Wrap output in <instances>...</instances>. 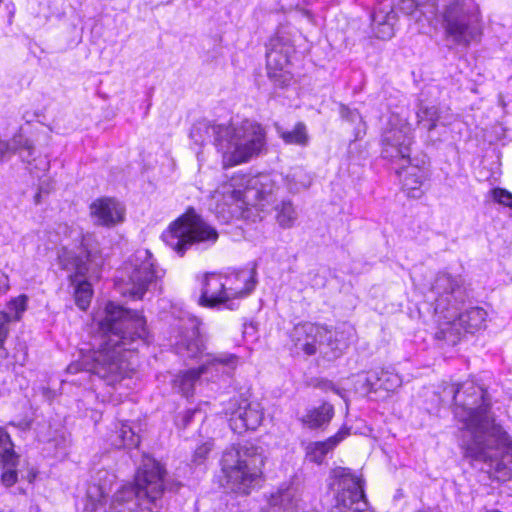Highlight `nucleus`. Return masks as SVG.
<instances>
[{
    "label": "nucleus",
    "mask_w": 512,
    "mask_h": 512,
    "mask_svg": "<svg viewBox=\"0 0 512 512\" xmlns=\"http://www.w3.org/2000/svg\"><path fill=\"white\" fill-rule=\"evenodd\" d=\"M333 416V407L330 404H323L319 408L310 411L303 419V422L310 428H318L328 423Z\"/></svg>",
    "instance_id": "30"
},
{
    "label": "nucleus",
    "mask_w": 512,
    "mask_h": 512,
    "mask_svg": "<svg viewBox=\"0 0 512 512\" xmlns=\"http://www.w3.org/2000/svg\"><path fill=\"white\" fill-rule=\"evenodd\" d=\"M275 219L283 229L292 228L298 218V213L290 200H282L274 207Z\"/></svg>",
    "instance_id": "27"
},
{
    "label": "nucleus",
    "mask_w": 512,
    "mask_h": 512,
    "mask_svg": "<svg viewBox=\"0 0 512 512\" xmlns=\"http://www.w3.org/2000/svg\"><path fill=\"white\" fill-rule=\"evenodd\" d=\"M417 3L415 0H402L399 3V9L405 14H411L415 11Z\"/></svg>",
    "instance_id": "38"
},
{
    "label": "nucleus",
    "mask_w": 512,
    "mask_h": 512,
    "mask_svg": "<svg viewBox=\"0 0 512 512\" xmlns=\"http://www.w3.org/2000/svg\"><path fill=\"white\" fill-rule=\"evenodd\" d=\"M177 354L185 358H195L202 353L204 342L199 332L198 323L189 321L181 330L175 343Z\"/></svg>",
    "instance_id": "20"
},
{
    "label": "nucleus",
    "mask_w": 512,
    "mask_h": 512,
    "mask_svg": "<svg viewBox=\"0 0 512 512\" xmlns=\"http://www.w3.org/2000/svg\"><path fill=\"white\" fill-rule=\"evenodd\" d=\"M9 289L8 275L0 270V292H6Z\"/></svg>",
    "instance_id": "40"
},
{
    "label": "nucleus",
    "mask_w": 512,
    "mask_h": 512,
    "mask_svg": "<svg viewBox=\"0 0 512 512\" xmlns=\"http://www.w3.org/2000/svg\"><path fill=\"white\" fill-rule=\"evenodd\" d=\"M218 238L217 230L193 208H189L163 233L164 241L180 256L195 244L213 245Z\"/></svg>",
    "instance_id": "8"
},
{
    "label": "nucleus",
    "mask_w": 512,
    "mask_h": 512,
    "mask_svg": "<svg viewBox=\"0 0 512 512\" xmlns=\"http://www.w3.org/2000/svg\"><path fill=\"white\" fill-rule=\"evenodd\" d=\"M105 314L99 323V349L94 352L93 363L88 370L108 384H114L135 370L136 350L147 337L146 322L138 312L113 302L106 305Z\"/></svg>",
    "instance_id": "2"
},
{
    "label": "nucleus",
    "mask_w": 512,
    "mask_h": 512,
    "mask_svg": "<svg viewBox=\"0 0 512 512\" xmlns=\"http://www.w3.org/2000/svg\"><path fill=\"white\" fill-rule=\"evenodd\" d=\"M367 505L362 480L349 473L342 474L332 512H364Z\"/></svg>",
    "instance_id": "17"
},
{
    "label": "nucleus",
    "mask_w": 512,
    "mask_h": 512,
    "mask_svg": "<svg viewBox=\"0 0 512 512\" xmlns=\"http://www.w3.org/2000/svg\"><path fill=\"white\" fill-rule=\"evenodd\" d=\"M237 365L238 357L235 354L218 353L209 358L198 369H190L179 374L174 380V386L179 389L182 395L189 397L193 395L195 384L201 375L213 372L230 375Z\"/></svg>",
    "instance_id": "14"
},
{
    "label": "nucleus",
    "mask_w": 512,
    "mask_h": 512,
    "mask_svg": "<svg viewBox=\"0 0 512 512\" xmlns=\"http://www.w3.org/2000/svg\"><path fill=\"white\" fill-rule=\"evenodd\" d=\"M190 417H191V414L189 413V415L185 417L186 422L189 421Z\"/></svg>",
    "instance_id": "44"
},
{
    "label": "nucleus",
    "mask_w": 512,
    "mask_h": 512,
    "mask_svg": "<svg viewBox=\"0 0 512 512\" xmlns=\"http://www.w3.org/2000/svg\"><path fill=\"white\" fill-rule=\"evenodd\" d=\"M396 13L389 4H382L372 14V29L377 38L388 40L394 36Z\"/></svg>",
    "instance_id": "22"
},
{
    "label": "nucleus",
    "mask_w": 512,
    "mask_h": 512,
    "mask_svg": "<svg viewBox=\"0 0 512 512\" xmlns=\"http://www.w3.org/2000/svg\"><path fill=\"white\" fill-rule=\"evenodd\" d=\"M278 133L286 144L306 146L309 141L306 125L303 122H298L291 131H281L278 128Z\"/></svg>",
    "instance_id": "31"
},
{
    "label": "nucleus",
    "mask_w": 512,
    "mask_h": 512,
    "mask_svg": "<svg viewBox=\"0 0 512 512\" xmlns=\"http://www.w3.org/2000/svg\"><path fill=\"white\" fill-rule=\"evenodd\" d=\"M341 115L343 118L347 119L350 122H355L361 119V116L357 111L350 110L349 108L344 106L341 108Z\"/></svg>",
    "instance_id": "39"
},
{
    "label": "nucleus",
    "mask_w": 512,
    "mask_h": 512,
    "mask_svg": "<svg viewBox=\"0 0 512 512\" xmlns=\"http://www.w3.org/2000/svg\"><path fill=\"white\" fill-rule=\"evenodd\" d=\"M487 312L481 307H472L457 318L448 321L439 332L441 337L455 344L463 333H475L485 325Z\"/></svg>",
    "instance_id": "19"
},
{
    "label": "nucleus",
    "mask_w": 512,
    "mask_h": 512,
    "mask_svg": "<svg viewBox=\"0 0 512 512\" xmlns=\"http://www.w3.org/2000/svg\"><path fill=\"white\" fill-rule=\"evenodd\" d=\"M124 212L123 206L114 199H100L91 205V214L103 226H114L122 222Z\"/></svg>",
    "instance_id": "21"
},
{
    "label": "nucleus",
    "mask_w": 512,
    "mask_h": 512,
    "mask_svg": "<svg viewBox=\"0 0 512 512\" xmlns=\"http://www.w3.org/2000/svg\"><path fill=\"white\" fill-rule=\"evenodd\" d=\"M140 443L139 436L132 430L128 423H122L112 436V445L116 448L137 447Z\"/></svg>",
    "instance_id": "28"
},
{
    "label": "nucleus",
    "mask_w": 512,
    "mask_h": 512,
    "mask_svg": "<svg viewBox=\"0 0 512 512\" xmlns=\"http://www.w3.org/2000/svg\"><path fill=\"white\" fill-rule=\"evenodd\" d=\"M153 266L152 254L148 250L137 251L134 268L128 277L124 293L133 298H142L148 285L157 277Z\"/></svg>",
    "instance_id": "18"
},
{
    "label": "nucleus",
    "mask_w": 512,
    "mask_h": 512,
    "mask_svg": "<svg viewBox=\"0 0 512 512\" xmlns=\"http://www.w3.org/2000/svg\"><path fill=\"white\" fill-rule=\"evenodd\" d=\"M190 136L197 144L213 138L225 168L248 162L258 156L266 145L265 130L252 120L227 124L201 120L193 125Z\"/></svg>",
    "instance_id": "4"
},
{
    "label": "nucleus",
    "mask_w": 512,
    "mask_h": 512,
    "mask_svg": "<svg viewBox=\"0 0 512 512\" xmlns=\"http://www.w3.org/2000/svg\"><path fill=\"white\" fill-rule=\"evenodd\" d=\"M256 268L250 271H239L235 277L245 281V287L240 288L229 285L231 277H223L216 273H206L203 276L201 296L199 304L204 307L214 308L234 298H241L249 295L256 286Z\"/></svg>",
    "instance_id": "9"
},
{
    "label": "nucleus",
    "mask_w": 512,
    "mask_h": 512,
    "mask_svg": "<svg viewBox=\"0 0 512 512\" xmlns=\"http://www.w3.org/2000/svg\"><path fill=\"white\" fill-rule=\"evenodd\" d=\"M436 313H448L453 316L468 297L465 281L460 275H452L441 271L436 274L430 287Z\"/></svg>",
    "instance_id": "11"
},
{
    "label": "nucleus",
    "mask_w": 512,
    "mask_h": 512,
    "mask_svg": "<svg viewBox=\"0 0 512 512\" xmlns=\"http://www.w3.org/2000/svg\"><path fill=\"white\" fill-rule=\"evenodd\" d=\"M165 469L155 459L145 457L135 475L134 484L123 485L113 496L109 507L106 505L104 488L91 485L87 489L85 512H133L138 504L150 512L157 508L165 489H172L165 481Z\"/></svg>",
    "instance_id": "3"
},
{
    "label": "nucleus",
    "mask_w": 512,
    "mask_h": 512,
    "mask_svg": "<svg viewBox=\"0 0 512 512\" xmlns=\"http://www.w3.org/2000/svg\"><path fill=\"white\" fill-rule=\"evenodd\" d=\"M59 265L67 271H75L69 276L71 284L74 286V296L76 305L85 310L91 301L92 288L85 277L91 269L93 260L88 251H81L79 254L63 248L58 254Z\"/></svg>",
    "instance_id": "13"
},
{
    "label": "nucleus",
    "mask_w": 512,
    "mask_h": 512,
    "mask_svg": "<svg viewBox=\"0 0 512 512\" xmlns=\"http://www.w3.org/2000/svg\"><path fill=\"white\" fill-rule=\"evenodd\" d=\"M333 336L334 333L328 328L310 322L297 324L290 334L297 352L302 351L305 355L311 356L319 351L327 355L326 349L331 347L333 357H338L344 344H340L338 340L333 341Z\"/></svg>",
    "instance_id": "12"
},
{
    "label": "nucleus",
    "mask_w": 512,
    "mask_h": 512,
    "mask_svg": "<svg viewBox=\"0 0 512 512\" xmlns=\"http://www.w3.org/2000/svg\"><path fill=\"white\" fill-rule=\"evenodd\" d=\"M212 446H213V443L210 440H208V441L204 442L203 444H201L200 446H198L193 455V462L196 464H201L206 459L209 452L211 451Z\"/></svg>",
    "instance_id": "35"
},
{
    "label": "nucleus",
    "mask_w": 512,
    "mask_h": 512,
    "mask_svg": "<svg viewBox=\"0 0 512 512\" xmlns=\"http://www.w3.org/2000/svg\"><path fill=\"white\" fill-rule=\"evenodd\" d=\"M278 187L270 175L261 174L248 180L244 191L236 189L233 184H224L217 193L222 195L229 205H235L236 209H243L244 205H253L263 208L274 200Z\"/></svg>",
    "instance_id": "10"
},
{
    "label": "nucleus",
    "mask_w": 512,
    "mask_h": 512,
    "mask_svg": "<svg viewBox=\"0 0 512 512\" xmlns=\"http://www.w3.org/2000/svg\"><path fill=\"white\" fill-rule=\"evenodd\" d=\"M83 370V364L81 363H78V362H75V363H71L68 367H67V372L68 373H71V374H75L79 371Z\"/></svg>",
    "instance_id": "43"
},
{
    "label": "nucleus",
    "mask_w": 512,
    "mask_h": 512,
    "mask_svg": "<svg viewBox=\"0 0 512 512\" xmlns=\"http://www.w3.org/2000/svg\"><path fill=\"white\" fill-rule=\"evenodd\" d=\"M292 489H285L272 494L268 512H297Z\"/></svg>",
    "instance_id": "26"
},
{
    "label": "nucleus",
    "mask_w": 512,
    "mask_h": 512,
    "mask_svg": "<svg viewBox=\"0 0 512 512\" xmlns=\"http://www.w3.org/2000/svg\"><path fill=\"white\" fill-rule=\"evenodd\" d=\"M19 144L20 142L17 141L16 137L13 138L11 143L0 138V158H3L6 154L15 152L18 149Z\"/></svg>",
    "instance_id": "37"
},
{
    "label": "nucleus",
    "mask_w": 512,
    "mask_h": 512,
    "mask_svg": "<svg viewBox=\"0 0 512 512\" xmlns=\"http://www.w3.org/2000/svg\"><path fill=\"white\" fill-rule=\"evenodd\" d=\"M19 456L14 451V445L9 434L0 427V464L4 467H16Z\"/></svg>",
    "instance_id": "29"
},
{
    "label": "nucleus",
    "mask_w": 512,
    "mask_h": 512,
    "mask_svg": "<svg viewBox=\"0 0 512 512\" xmlns=\"http://www.w3.org/2000/svg\"><path fill=\"white\" fill-rule=\"evenodd\" d=\"M374 374L377 375L376 392L378 390L394 391L401 386L402 380L396 373L381 369L374 371Z\"/></svg>",
    "instance_id": "32"
},
{
    "label": "nucleus",
    "mask_w": 512,
    "mask_h": 512,
    "mask_svg": "<svg viewBox=\"0 0 512 512\" xmlns=\"http://www.w3.org/2000/svg\"><path fill=\"white\" fill-rule=\"evenodd\" d=\"M347 432L339 431L335 436L330 437L324 442H316L307 447V458L309 461L320 464L324 460L326 454L332 450L344 437Z\"/></svg>",
    "instance_id": "24"
},
{
    "label": "nucleus",
    "mask_w": 512,
    "mask_h": 512,
    "mask_svg": "<svg viewBox=\"0 0 512 512\" xmlns=\"http://www.w3.org/2000/svg\"><path fill=\"white\" fill-rule=\"evenodd\" d=\"M293 48L279 38L271 39L266 52V68L269 79L276 87L284 88L292 80L289 70Z\"/></svg>",
    "instance_id": "15"
},
{
    "label": "nucleus",
    "mask_w": 512,
    "mask_h": 512,
    "mask_svg": "<svg viewBox=\"0 0 512 512\" xmlns=\"http://www.w3.org/2000/svg\"><path fill=\"white\" fill-rule=\"evenodd\" d=\"M376 380L377 375L374 374V371L358 375L356 380V389L362 394L376 392Z\"/></svg>",
    "instance_id": "33"
},
{
    "label": "nucleus",
    "mask_w": 512,
    "mask_h": 512,
    "mask_svg": "<svg viewBox=\"0 0 512 512\" xmlns=\"http://www.w3.org/2000/svg\"><path fill=\"white\" fill-rule=\"evenodd\" d=\"M319 387L324 391H332L334 393H338V389L335 387V385L328 380H322L319 383Z\"/></svg>",
    "instance_id": "41"
},
{
    "label": "nucleus",
    "mask_w": 512,
    "mask_h": 512,
    "mask_svg": "<svg viewBox=\"0 0 512 512\" xmlns=\"http://www.w3.org/2000/svg\"><path fill=\"white\" fill-rule=\"evenodd\" d=\"M412 143V131L408 125L392 127L383 134L382 156L398 165L396 172L407 195L420 198L423 194L421 186L427 173L416 159L411 158Z\"/></svg>",
    "instance_id": "5"
},
{
    "label": "nucleus",
    "mask_w": 512,
    "mask_h": 512,
    "mask_svg": "<svg viewBox=\"0 0 512 512\" xmlns=\"http://www.w3.org/2000/svg\"><path fill=\"white\" fill-rule=\"evenodd\" d=\"M424 7L441 14L445 35L453 43L468 46L476 39L479 11L474 0H426Z\"/></svg>",
    "instance_id": "6"
},
{
    "label": "nucleus",
    "mask_w": 512,
    "mask_h": 512,
    "mask_svg": "<svg viewBox=\"0 0 512 512\" xmlns=\"http://www.w3.org/2000/svg\"><path fill=\"white\" fill-rule=\"evenodd\" d=\"M39 194H36V202L38 203Z\"/></svg>",
    "instance_id": "45"
},
{
    "label": "nucleus",
    "mask_w": 512,
    "mask_h": 512,
    "mask_svg": "<svg viewBox=\"0 0 512 512\" xmlns=\"http://www.w3.org/2000/svg\"><path fill=\"white\" fill-rule=\"evenodd\" d=\"M15 467L8 466L1 475V482L5 487H11L17 482L18 476Z\"/></svg>",
    "instance_id": "36"
},
{
    "label": "nucleus",
    "mask_w": 512,
    "mask_h": 512,
    "mask_svg": "<svg viewBox=\"0 0 512 512\" xmlns=\"http://www.w3.org/2000/svg\"><path fill=\"white\" fill-rule=\"evenodd\" d=\"M238 272L236 273H233L231 275H225L224 277H231L232 280L231 282H229L228 286L229 285H233V286H236V287H240V288H244L245 287V281L241 280V279H238L235 277V275L237 274Z\"/></svg>",
    "instance_id": "42"
},
{
    "label": "nucleus",
    "mask_w": 512,
    "mask_h": 512,
    "mask_svg": "<svg viewBox=\"0 0 512 512\" xmlns=\"http://www.w3.org/2000/svg\"><path fill=\"white\" fill-rule=\"evenodd\" d=\"M417 119L419 127L427 130L431 141L440 140V137L433 135L440 119V111L436 106L420 107L417 112Z\"/></svg>",
    "instance_id": "25"
},
{
    "label": "nucleus",
    "mask_w": 512,
    "mask_h": 512,
    "mask_svg": "<svg viewBox=\"0 0 512 512\" xmlns=\"http://www.w3.org/2000/svg\"><path fill=\"white\" fill-rule=\"evenodd\" d=\"M493 199L503 205L512 209V193L502 188H495L492 190Z\"/></svg>",
    "instance_id": "34"
},
{
    "label": "nucleus",
    "mask_w": 512,
    "mask_h": 512,
    "mask_svg": "<svg viewBox=\"0 0 512 512\" xmlns=\"http://www.w3.org/2000/svg\"><path fill=\"white\" fill-rule=\"evenodd\" d=\"M229 425L237 434L256 430L263 421L264 413L260 404L244 398H233L226 409Z\"/></svg>",
    "instance_id": "16"
},
{
    "label": "nucleus",
    "mask_w": 512,
    "mask_h": 512,
    "mask_svg": "<svg viewBox=\"0 0 512 512\" xmlns=\"http://www.w3.org/2000/svg\"><path fill=\"white\" fill-rule=\"evenodd\" d=\"M27 301L26 295H20L9 301L7 310L0 311V349L9 335L10 324L21 319L23 312L27 308Z\"/></svg>",
    "instance_id": "23"
},
{
    "label": "nucleus",
    "mask_w": 512,
    "mask_h": 512,
    "mask_svg": "<svg viewBox=\"0 0 512 512\" xmlns=\"http://www.w3.org/2000/svg\"><path fill=\"white\" fill-rule=\"evenodd\" d=\"M265 463L264 451L252 443L227 449L222 456V470L234 492L249 494L259 482Z\"/></svg>",
    "instance_id": "7"
},
{
    "label": "nucleus",
    "mask_w": 512,
    "mask_h": 512,
    "mask_svg": "<svg viewBox=\"0 0 512 512\" xmlns=\"http://www.w3.org/2000/svg\"><path fill=\"white\" fill-rule=\"evenodd\" d=\"M453 401L452 412L462 424L465 454L482 461L499 480L511 477L512 454L510 439L501 426L495 423L491 412V399L487 391L472 381L451 384L444 388L443 398Z\"/></svg>",
    "instance_id": "1"
}]
</instances>
